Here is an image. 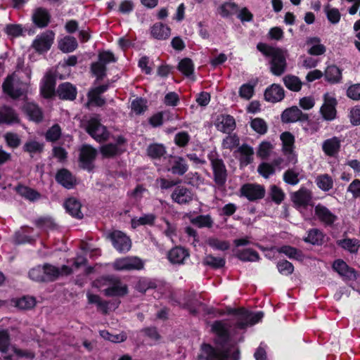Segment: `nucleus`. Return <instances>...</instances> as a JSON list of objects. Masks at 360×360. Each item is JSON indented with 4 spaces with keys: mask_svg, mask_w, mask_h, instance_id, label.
Instances as JSON below:
<instances>
[{
    "mask_svg": "<svg viewBox=\"0 0 360 360\" xmlns=\"http://www.w3.org/2000/svg\"><path fill=\"white\" fill-rule=\"evenodd\" d=\"M323 103L320 108V113L324 120L332 121L336 118V107L338 101L335 98L326 94L323 96Z\"/></svg>",
    "mask_w": 360,
    "mask_h": 360,
    "instance_id": "f8f14e48",
    "label": "nucleus"
},
{
    "mask_svg": "<svg viewBox=\"0 0 360 360\" xmlns=\"http://www.w3.org/2000/svg\"><path fill=\"white\" fill-rule=\"evenodd\" d=\"M113 268L117 271L141 270L143 268V262L137 257H127L117 259Z\"/></svg>",
    "mask_w": 360,
    "mask_h": 360,
    "instance_id": "9b49d317",
    "label": "nucleus"
},
{
    "mask_svg": "<svg viewBox=\"0 0 360 360\" xmlns=\"http://www.w3.org/2000/svg\"><path fill=\"white\" fill-rule=\"evenodd\" d=\"M325 80L331 84H339L342 79V70L335 65H328L323 73Z\"/></svg>",
    "mask_w": 360,
    "mask_h": 360,
    "instance_id": "c756f323",
    "label": "nucleus"
},
{
    "mask_svg": "<svg viewBox=\"0 0 360 360\" xmlns=\"http://www.w3.org/2000/svg\"><path fill=\"white\" fill-rule=\"evenodd\" d=\"M96 155L97 151L94 148L90 145H84L79 157L80 167L88 172H91L94 168V162Z\"/></svg>",
    "mask_w": 360,
    "mask_h": 360,
    "instance_id": "6e6552de",
    "label": "nucleus"
},
{
    "mask_svg": "<svg viewBox=\"0 0 360 360\" xmlns=\"http://www.w3.org/2000/svg\"><path fill=\"white\" fill-rule=\"evenodd\" d=\"M147 101L141 97H137L131 102V110L136 115H141L148 109Z\"/></svg>",
    "mask_w": 360,
    "mask_h": 360,
    "instance_id": "680f3d73",
    "label": "nucleus"
},
{
    "mask_svg": "<svg viewBox=\"0 0 360 360\" xmlns=\"http://www.w3.org/2000/svg\"><path fill=\"white\" fill-rule=\"evenodd\" d=\"M36 305V300L34 297L23 296L16 300L15 306L21 309H30Z\"/></svg>",
    "mask_w": 360,
    "mask_h": 360,
    "instance_id": "052dcab7",
    "label": "nucleus"
},
{
    "mask_svg": "<svg viewBox=\"0 0 360 360\" xmlns=\"http://www.w3.org/2000/svg\"><path fill=\"white\" fill-rule=\"evenodd\" d=\"M35 226L39 229H48L51 230L56 229L57 227L54 220L48 216L40 217L34 220Z\"/></svg>",
    "mask_w": 360,
    "mask_h": 360,
    "instance_id": "5fc2aeb1",
    "label": "nucleus"
},
{
    "mask_svg": "<svg viewBox=\"0 0 360 360\" xmlns=\"http://www.w3.org/2000/svg\"><path fill=\"white\" fill-rule=\"evenodd\" d=\"M240 153V165L241 167H246L253 161V148L247 143L242 144L238 149Z\"/></svg>",
    "mask_w": 360,
    "mask_h": 360,
    "instance_id": "473e14b6",
    "label": "nucleus"
},
{
    "mask_svg": "<svg viewBox=\"0 0 360 360\" xmlns=\"http://www.w3.org/2000/svg\"><path fill=\"white\" fill-rule=\"evenodd\" d=\"M317 186L323 191H328L333 186V180L328 174H322L317 176L316 179Z\"/></svg>",
    "mask_w": 360,
    "mask_h": 360,
    "instance_id": "864d4df0",
    "label": "nucleus"
},
{
    "mask_svg": "<svg viewBox=\"0 0 360 360\" xmlns=\"http://www.w3.org/2000/svg\"><path fill=\"white\" fill-rule=\"evenodd\" d=\"M308 234L303 240L305 243L314 245H321L323 243L325 234L319 229L314 228L308 231Z\"/></svg>",
    "mask_w": 360,
    "mask_h": 360,
    "instance_id": "e433bc0d",
    "label": "nucleus"
},
{
    "mask_svg": "<svg viewBox=\"0 0 360 360\" xmlns=\"http://www.w3.org/2000/svg\"><path fill=\"white\" fill-rule=\"evenodd\" d=\"M21 120L17 111L11 106L3 105L0 106V124L13 126L20 124Z\"/></svg>",
    "mask_w": 360,
    "mask_h": 360,
    "instance_id": "ddd939ff",
    "label": "nucleus"
},
{
    "mask_svg": "<svg viewBox=\"0 0 360 360\" xmlns=\"http://www.w3.org/2000/svg\"><path fill=\"white\" fill-rule=\"evenodd\" d=\"M172 200L179 205L189 204L193 199L191 189L183 186H177L171 194Z\"/></svg>",
    "mask_w": 360,
    "mask_h": 360,
    "instance_id": "a211bd4d",
    "label": "nucleus"
},
{
    "mask_svg": "<svg viewBox=\"0 0 360 360\" xmlns=\"http://www.w3.org/2000/svg\"><path fill=\"white\" fill-rule=\"evenodd\" d=\"M211 330L219 338V340H215L217 345L224 347L229 342L230 333L226 325L221 321H214Z\"/></svg>",
    "mask_w": 360,
    "mask_h": 360,
    "instance_id": "4be33fe9",
    "label": "nucleus"
},
{
    "mask_svg": "<svg viewBox=\"0 0 360 360\" xmlns=\"http://www.w3.org/2000/svg\"><path fill=\"white\" fill-rule=\"evenodd\" d=\"M77 46V39L72 36H66L58 41V48L63 53L72 52Z\"/></svg>",
    "mask_w": 360,
    "mask_h": 360,
    "instance_id": "79ce46f5",
    "label": "nucleus"
},
{
    "mask_svg": "<svg viewBox=\"0 0 360 360\" xmlns=\"http://www.w3.org/2000/svg\"><path fill=\"white\" fill-rule=\"evenodd\" d=\"M240 192L242 196L252 202L262 199L265 195L264 186L257 184H245L240 187Z\"/></svg>",
    "mask_w": 360,
    "mask_h": 360,
    "instance_id": "9d476101",
    "label": "nucleus"
},
{
    "mask_svg": "<svg viewBox=\"0 0 360 360\" xmlns=\"http://www.w3.org/2000/svg\"><path fill=\"white\" fill-rule=\"evenodd\" d=\"M281 122L284 124L304 123L309 121L307 113L303 112L297 106L293 105L285 109L281 115Z\"/></svg>",
    "mask_w": 360,
    "mask_h": 360,
    "instance_id": "423d86ee",
    "label": "nucleus"
},
{
    "mask_svg": "<svg viewBox=\"0 0 360 360\" xmlns=\"http://www.w3.org/2000/svg\"><path fill=\"white\" fill-rule=\"evenodd\" d=\"M77 90L75 86L70 82H63L58 85L56 95L59 99L72 101L76 99Z\"/></svg>",
    "mask_w": 360,
    "mask_h": 360,
    "instance_id": "412c9836",
    "label": "nucleus"
},
{
    "mask_svg": "<svg viewBox=\"0 0 360 360\" xmlns=\"http://www.w3.org/2000/svg\"><path fill=\"white\" fill-rule=\"evenodd\" d=\"M156 219V216L154 214H146L140 217L138 219H131V226L134 228L141 225L153 226Z\"/></svg>",
    "mask_w": 360,
    "mask_h": 360,
    "instance_id": "6e6d98bb",
    "label": "nucleus"
},
{
    "mask_svg": "<svg viewBox=\"0 0 360 360\" xmlns=\"http://www.w3.org/2000/svg\"><path fill=\"white\" fill-rule=\"evenodd\" d=\"M257 49L265 57L270 58V71L275 76L282 75L286 70V58L282 49L274 47L266 43L259 42Z\"/></svg>",
    "mask_w": 360,
    "mask_h": 360,
    "instance_id": "f257e3e1",
    "label": "nucleus"
},
{
    "mask_svg": "<svg viewBox=\"0 0 360 360\" xmlns=\"http://www.w3.org/2000/svg\"><path fill=\"white\" fill-rule=\"evenodd\" d=\"M28 277L38 283H46L43 265H37L32 268L28 272Z\"/></svg>",
    "mask_w": 360,
    "mask_h": 360,
    "instance_id": "4d7b16f0",
    "label": "nucleus"
},
{
    "mask_svg": "<svg viewBox=\"0 0 360 360\" xmlns=\"http://www.w3.org/2000/svg\"><path fill=\"white\" fill-rule=\"evenodd\" d=\"M85 131L98 143L105 142L110 138V132L107 127L103 125L97 117H91L87 121Z\"/></svg>",
    "mask_w": 360,
    "mask_h": 360,
    "instance_id": "20e7f679",
    "label": "nucleus"
},
{
    "mask_svg": "<svg viewBox=\"0 0 360 360\" xmlns=\"http://www.w3.org/2000/svg\"><path fill=\"white\" fill-rule=\"evenodd\" d=\"M103 280L110 285L104 290V295L107 297H123L128 293V287L122 284L121 280L115 276L108 275Z\"/></svg>",
    "mask_w": 360,
    "mask_h": 360,
    "instance_id": "39448f33",
    "label": "nucleus"
},
{
    "mask_svg": "<svg viewBox=\"0 0 360 360\" xmlns=\"http://www.w3.org/2000/svg\"><path fill=\"white\" fill-rule=\"evenodd\" d=\"M90 69L98 82L103 80L107 75V67L98 60L92 63Z\"/></svg>",
    "mask_w": 360,
    "mask_h": 360,
    "instance_id": "3c124183",
    "label": "nucleus"
},
{
    "mask_svg": "<svg viewBox=\"0 0 360 360\" xmlns=\"http://www.w3.org/2000/svg\"><path fill=\"white\" fill-rule=\"evenodd\" d=\"M108 238L111 240L114 248L119 252H127L131 249V239L121 231L115 230L110 232Z\"/></svg>",
    "mask_w": 360,
    "mask_h": 360,
    "instance_id": "0eeeda50",
    "label": "nucleus"
},
{
    "mask_svg": "<svg viewBox=\"0 0 360 360\" xmlns=\"http://www.w3.org/2000/svg\"><path fill=\"white\" fill-rule=\"evenodd\" d=\"M264 96L268 102L278 103L285 98V90L280 84H272L266 89Z\"/></svg>",
    "mask_w": 360,
    "mask_h": 360,
    "instance_id": "5701e85b",
    "label": "nucleus"
},
{
    "mask_svg": "<svg viewBox=\"0 0 360 360\" xmlns=\"http://www.w3.org/2000/svg\"><path fill=\"white\" fill-rule=\"evenodd\" d=\"M56 77L51 72H47L40 86V94L43 98L50 99L56 95Z\"/></svg>",
    "mask_w": 360,
    "mask_h": 360,
    "instance_id": "4468645a",
    "label": "nucleus"
},
{
    "mask_svg": "<svg viewBox=\"0 0 360 360\" xmlns=\"http://www.w3.org/2000/svg\"><path fill=\"white\" fill-rule=\"evenodd\" d=\"M328 20L332 24H337L340 22L341 14L336 8H330V4H327L324 8Z\"/></svg>",
    "mask_w": 360,
    "mask_h": 360,
    "instance_id": "bf43d9fd",
    "label": "nucleus"
},
{
    "mask_svg": "<svg viewBox=\"0 0 360 360\" xmlns=\"http://www.w3.org/2000/svg\"><path fill=\"white\" fill-rule=\"evenodd\" d=\"M22 111L29 117V120L36 123L43 121L44 113L41 108L36 103L27 102L22 106Z\"/></svg>",
    "mask_w": 360,
    "mask_h": 360,
    "instance_id": "b1692460",
    "label": "nucleus"
},
{
    "mask_svg": "<svg viewBox=\"0 0 360 360\" xmlns=\"http://www.w3.org/2000/svg\"><path fill=\"white\" fill-rule=\"evenodd\" d=\"M146 152L151 159L160 160L166 154L167 150L164 144L153 143L148 145Z\"/></svg>",
    "mask_w": 360,
    "mask_h": 360,
    "instance_id": "58836bf2",
    "label": "nucleus"
},
{
    "mask_svg": "<svg viewBox=\"0 0 360 360\" xmlns=\"http://www.w3.org/2000/svg\"><path fill=\"white\" fill-rule=\"evenodd\" d=\"M336 243L339 247L352 254L357 253L360 247V241L356 238H343Z\"/></svg>",
    "mask_w": 360,
    "mask_h": 360,
    "instance_id": "ea45409f",
    "label": "nucleus"
},
{
    "mask_svg": "<svg viewBox=\"0 0 360 360\" xmlns=\"http://www.w3.org/2000/svg\"><path fill=\"white\" fill-rule=\"evenodd\" d=\"M197 360H219L218 348L210 343H202L200 345V353L198 355Z\"/></svg>",
    "mask_w": 360,
    "mask_h": 360,
    "instance_id": "7c9ffc66",
    "label": "nucleus"
},
{
    "mask_svg": "<svg viewBox=\"0 0 360 360\" xmlns=\"http://www.w3.org/2000/svg\"><path fill=\"white\" fill-rule=\"evenodd\" d=\"M276 267L278 272L284 276H289L294 271L293 264L286 259H281L277 262Z\"/></svg>",
    "mask_w": 360,
    "mask_h": 360,
    "instance_id": "69168bd1",
    "label": "nucleus"
},
{
    "mask_svg": "<svg viewBox=\"0 0 360 360\" xmlns=\"http://www.w3.org/2000/svg\"><path fill=\"white\" fill-rule=\"evenodd\" d=\"M333 268L345 281H355L356 279V271L347 265L342 259H336L333 262Z\"/></svg>",
    "mask_w": 360,
    "mask_h": 360,
    "instance_id": "f3484780",
    "label": "nucleus"
},
{
    "mask_svg": "<svg viewBox=\"0 0 360 360\" xmlns=\"http://www.w3.org/2000/svg\"><path fill=\"white\" fill-rule=\"evenodd\" d=\"M251 128L259 134H264L266 133L268 127L266 122L259 117L252 119L250 122Z\"/></svg>",
    "mask_w": 360,
    "mask_h": 360,
    "instance_id": "338daca9",
    "label": "nucleus"
},
{
    "mask_svg": "<svg viewBox=\"0 0 360 360\" xmlns=\"http://www.w3.org/2000/svg\"><path fill=\"white\" fill-rule=\"evenodd\" d=\"M283 179L287 184L297 185L300 182L299 173L292 169H288L283 173Z\"/></svg>",
    "mask_w": 360,
    "mask_h": 360,
    "instance_id": "774afa93",
    "label": "nucleus"
},
{
    "mask_svg": "<svg viewBox=\"0 0 360 360\" xmlns=\"http://www.w3.org/2000/svg\"><path fill=\"white\" fill-rule=\"evenodd\" d=\"M207 159L210 162L214 182L219 189L224 188L228 178V171L224 160L219 158V153L215 150L207 154Z\"/></svg>",
    "mask_w": 360,
    "mask_h": 360,
    "instance_id": "7ed1b4c3",
    "label": "nucleus"
},
{
    "mask_svg": "<svg viewBox=\"0 0 360 360\" xmlns=\"http://www.w3.org/2000/svg\"><path fill=\"white\" fill-rule=\"evenodd\" d=\"M202 264L205 266H210L212 269H219L224 267L226 264V259L224 257H214L210 254L207 255L203 258Z\"/></svg>",
    "mask_w": 360,
    "mask_h": 360,
    "instance_id": "c03bdc74",
    "label": "nucleus"
},
{
    "mask_svg": "<svg viewBox=\"0 0 360 360\" xmlns=\"http://www.w3.org/2000/svg\"><path fill=\"white\" fill-rule=\"evenodd\" d=\"M51 18L49 11L43 7L35 8L32 15V21L38 28L46 27L51 22Z\"/></svg>",
    "mask_w": 360,
    "mask_h": 360,
    "instance_id": "aec40b11",
    "label": "nucleus"
},
{
    "mask_svg": "<svg viewBox=\"0 0 360 360\" xmlns=\"http://www.w3.org/2000/svg\"><path fill=\"white\" fill-rule=\"evenodd\" d=\"M150 34L155 39L165 40L170 36L171 29L162 22H156L151 27Z\"/></svg>",
    "mask_w": 360,
    "mask_h": 360,
    "instance_id": "2f4dec72",
    "label": "nucleus"
},
{
    "mask_svg": "<svg viewBox=\"0 0 360 360\" xmlns=\"http://www.w3.org/2000/svg\"><path fill=\"white\" fill-rule=\"evenodd\" d=\"M236 257L243 262H256L260 259L259 253L252 248L238 250Z\"/></svg>",
    "mask_w": 360,
    "mask_h": 360,
    "instance_id": "37998d69",
    "label": "nucleus"
},
{
    "mask_svg": "<svg viewBox=\"0 0 360 360\" xmlns=\"http://www.w3.org/2000/svg\"><path fill=\"white\" fill-rule=\"evenodd\" d=\"M292 200L297 207L306 208L312 200V193L307 188L301 187L292 194Z\"/></svg>",
    "mask_w": 360,
    "mask_h": 360,
    "instance_id": "393cba45",
    "label": "nucleus"
},
{
    "mask_svg": "<svg viewBox=\"0 0 360 360\" xmlns=\"http://www.w3.org/2000/svg\"><path fill=\"white\" fill-rule=\"evenodd\" d=\"M238 10V6L234 2H224L219 8V13L223 18H229Z\"/></svg>",
    "mask_w": 360,
    "mask_h": 360,
    "instance_id": "8fccbe9b",
    "label": "nucleus"
},
{
    "mask_svg": "<svg viewBox=\"0 0 360 360\" xmlns=\"http://www.w3.org/2000/svg\"><path fill=\"white\" fill-rule=\"evenodd\" d=\"M54 36L55 34L51 30L37 35L33 41L32 47L39 53H46L53 43Z\"/></svg>",
    "mask_w": 360,
    "mask_h": 360,
    "instance_id": "1a4fd4ad",
    "label": "nucleus"
},
{
    "mask_svg": "<svg viewBox=\"0 0 360 360\" xmlns=\"http://www.w3.org/2000/svg\"><path fill=\"white\" fill-rule=\"evenodd\" d=\"M283 83L286 88L292 91H300L302 88V82L297 76L288 75L283 78Z\"/></svg>",
    "mask_w": 360,
    "mask_h": 360,
    "instance_id": "de8ad7c7",
    "label": "nucleus"
},
{
    "mask_svg": "<svg viewBox=\"0 0 360 360\" xmlns=\"http://www.w3.org/2000/svg\"><path fill=\"white\" fill-rule=\"evenodd\" d=\"M314 214L319 221L325 226L332 227L338 217L327 207L319 203L315 206Z\"/></svg>",
    "mask_w": 360,
    "mask_h": 360,
    "instance_id": "dca6fc26",
    "label": "nucleus"
},
{
    "mask_svg": "<svg viewBox=\"0 0 360 360\" xmlns=\"http://www.w3.org/2000/svg\"><path fill=\"white\" fill-rule=\"evenodd\" d=\"M44 144L35 140H30L27 141L22 147L23 151L28 153L31 157H33L34 154L41 153L44 151Z\"/></svg>",
    "mask_w": 360,
    "mask_h": 360,
    "instance_id": "a18cd8bd",
    "label": "nucleus"
},
{
    "mask_svg": "<svg viewBox=\"0 0 360 360\" xmlns=\"http://www.w3.org/2000/svg\"><path fill=\"white\" fill-rule=\"evenodd\" d=\"M273 149L272 144L269 141H262L257 149V155L262 160H267Z\"/></svg>",
    "mask_w": 360,
    "mask_h": 360,
    "instance_id": "0e129e2a",
    "label": "nucleus"
},
{
    "mask_svg": "<svg viewBox=\"0 0 360 360\" xmlns=\"http://www.w3.org/2000/svg\"><path fill=\"white\" fill-rule=\"evenodd\" d=\"M269 195L271 200L276 205H280L285 198L283 191L276 185L271 186Z\"/></svg>",
    "mask_w": 360,
    "mask_h": 360,
    "instance_id": "e2e57ef3",
    "label": "nucleus"
},
{
    "mask_svg": "<svg viewBox=\"0 0 360 360\" xmlns=\"http://www.w3.org/2000/svg\"><path fill=\"white\" fill-rule=\"evenodd\" d=\"M157 288V284L155 281L142 277L139 278L135 285V289L141 293H146L149 290L155 289Z\"/></svg>",
    "mask_w": 360,
    "mask_h": 360,
    "instance_id": "09e8293b",
    "label": "nucleus"
},
{
    "mask_svg": "<svg viewBox=\"0 0 360 360\" xmlns=\"http://www.w3.org/2000/svg\"><path fill=\"white\" fill-rule=\"evenodd\" d=\"M214 125L218 131L228 134H230L236 127L234 117L231 115L224 114L217 116Z\"/></svg>",
    "mask_w": 360,
    "mask_h": 360,
    "instance_id": "6ab92c4d",
    "label": "nucleus"
},
{
    "mask_svg": "<svg viewBox=\"0 0 360 360\" xmlns=\"http://www.w3.org/2000/svg\"><path fill=\"white\" fill-rule=\"evenodd\" d=\"M44 278L46 283H51L56 281L60 276V268L49 263L43 264Z\"/></svg>",
    "mask_w": 360,
    "mask_h": 360,
    "instance_id": "a19ab883",
    "label": "nucleus"
},
{
    "mask_svg": "<svg viewBox=\"0 0 360 360\" xmlns=\"http://www.w3.org/2000/svg\"><path fill=\"white\" fill-rule=\"evenodd\" d=\"M282 151L285 155L292 153L295 148V136L290 131H284L280 136Z\"/></svg>",
    "mask_w": 360,
    "mask_h": 360,
    "instance_id": "c9c22d12",
    "label": "nucleus"
},
{
    "mask_svg": "<svg viewBox=\"0 0 360 360\" xmlns=\"http://www.w3.org/2000/svg\"><path fill=\"white\" fill-rule=\"evenodd\" d=\"M56 181L63 188L70 190L77 184V177L68 169H59L55 175Z\"/></svg>",
    "mask_w": 360,
    "mask_h": 360,
    "instance_id": "2eb2a0df",
    "label": "nucleus"
},
{
    "mask_svg": "<svg viewBox=\"0 0 360 360\" xmlns=\"http://www.w3.org/2000/svg\"><path fill=\"white\" fill-rule=\"evenodd\" d=\"M190 221L193 225L200 229L205 227L212 228L214 223L210 214H200L195 217L191 218Z\"/></svg>",
    "mask_w": 360,
    "mask_h": 360,
    "instance_id": "49530a36",
    "label": "nucleus"
},
{
    "mask_svg": "<svg viewBox=\"0 0 360 360\" xmlns=\"http://www.w3.org/2000/svg\"><path fill=\"white\" fill-rule=\"evenodd\" d=\"M15 191L18 195L30 201L38 200L41 196L40 193L36 190L21 184H18L15 187Z\"/></svg>",
    "mask_w": 360,
    "mask_h": 360,
    "instance_id": "f704fd0d",
    "label": "nucleus"
},
{
    "mask_svg": "<svg viewBox=\"0 0 360 360\" xmlns=\"http://www.w3.org/2000/svg\"><path fill=\"white\" fill-rule=\"evenodd\" d=\"M277 251L278 253L284 254L290 259L302 261L304 259L302 251L290 245H283L278 248Z\"/></svg>",
    "mask_w": 360,
    "mask_h": 360,
    "instance_id": "4c0bfd02",
    "label": "nucleus"
},
{
    "mask_svg": "<svg viewBox=\"0 0 360 360\" xmlns=\"http://www.w3.org/2000/svg\"><path fill=\"white\" fill-rule=\"evenodd\" d=\"M126 151L125 148L119 147L117 144L112 143L103 145L100 148V152L105 158H112L117 155H120Z\"/></svg>",
    "mask_w": 360,
    "mask_h": 360,
    "instance_id": "72a5a7b5",
    "label": "nucleus"
},
{
    "mask_svg": "<svg viewBox=\"0 0 360 360\" xmlns=\"http://www.w3.org/2000/svg\"><path fill=\"white\" fill-rule=\"evenodd\" d=\"M341 141L337 136L326 139L322 143V150L329 157H335L340 150Z\"/></svg>",
    "mask_w": 360,
    "mask_h": 360,
    "instance_id": "cd10ccee",
    "label": "nucleus"
},
{
    "mask_svg": "<svg viewBox=\"0 0 360 360\" xmlns=\"http://www.w3.org/2000/svg\"><path fill=\"white\" fill-rule=\"evenodd\" d=\"M226 314L237 316V321L234 326L239 330H245L248 326L259 323L264 316L262 311L252 313L244 307L232 308L226 307Z\"/></svg>",
    "mask_w": 360,
    "mask_h": 360,
    "instance_id": "f03ea898",
    "label": "nucleus"
},
{
    "mask_svg": "<svg viewBox=\"0 0 360 360\" xmlns=\"http://www.w3.org/2000/svg\"><path fill=\"white\" fill-rule=\"evenodd\" d=\"M207 245L214 250L225 251L229 249L230 243L227 240H221L217 238L210 237L207 240Z\"/></svg>",
    "mask_w": 360,
    "mask_h": 360,
    "instance_id": "13d9d810",
    "label": "nucleus"
},
{
    "mask_svg": "<svg viewBox=\"0 0 360 360\" xmlns=\"http://www.w3.org/2000/svg\"><path fill=\"white\" fill-rule=\"evenodd\" d=\"M190 255L188 250L181 246H175L167 253V258L172 264H184L186 258Z\"/></svg>",
    "mask_w": 360,
    "mask_h": 360,
    "instance_id": "c85d7f7f",
    "label": "nucleus"
},
{
    "mask_svg": "<svg viewBox=\"0 0 360 360\" xmlns=\"http://www.w3.org/2000/svg\"><path fill=\"white\" fill-rule=\"evenodd\" d=\"M178 70L186 77L192 75L194 72L193 60L189 58H183L179 63Z\"/></svg>",
    "mask_w": 360,
    "mask_h": 360,
    "instance_id": "603ef678",
    "label": "nucleus"
},
{
    "mask_svg": "<svg viewBox=\"0 0 360 360\" xmlns=\"http://www.w3.org/2000/svg\"><path fill=\"white\" fill-rule=\"evenodd\" d=\"M64 207L66 212L72 217L81 219L84 214L81 211L82 204L79 200L75 197H70L65 200Z\"/></svg>",
    "mask_w": 360,
    "mask_h": 360,
    "instance_id": "bb28decb",
    "label": "nucleus"
},
{
    "mask_svg": "<svg viewBox=\"0 0 360 360\" xmlns=\"http://www.w3.org/2000/svg\"><path fill=\"white\" fill-rule=\"evenodd\" d=\"M173 161L170 162L171 166L167 168V171L174 175L183 176L188 170V165L186 160L181 156H171Z\"/></svg>",
    "mask_w": 360,
    "mask_h": 360,
    "instance_id": "a878e982",
    "label": "nucleus"
}]
</instances>
